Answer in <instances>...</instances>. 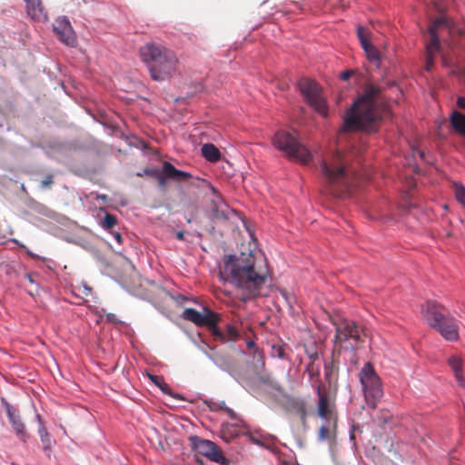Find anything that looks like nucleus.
Masks as SVG:
<instances>
[{
	"mask_svg": "<svg viewBox=\"0 0 465 465\" xmlns=\"http://www.w3.org/2000/svg\"><path fill=\"white\" fill-rule=\"evenodd\" d=\"M457 105L461 109H465V97H459L457 100Z\"/></svg>",
	"mask_w": 465,
	"mask_h": 465,
	"instance_id": "nucleus-38",
	"label": "nucleus"
},
{
	"mask_svg": "<svg viewBox=\"0 0 465 465\" xmlns=\"http://www.w3.org/2000/svg\"><path fill=\"white\" fill-rule=\"evenodd\" d=\"M221 278L242 290V300L261 294L266 285L270 271L266 258L262 254L242 252L239 255H225L220 269Z\"/></svg>",
	"mask_w": 465,
	"mask_h": 465,
	"instance_id": "nucleus-1",
	"label": "nucleus"
},
{
	"mask_svg": "<svg viewBox=\"0 0 465 465\" xmlns=\"http://www.w3.org/2000/svg\"><path fill=\"white\" fill-rule=\"evenodd\" d=\"M287 409L296 413L304 421L307 417L306 402L301 398H290L286 401Z\"/></svg>",
	"mask_w": 465,
	"mask_h": 465,
	"instance_id": "nucleus-18",
	"label": "nucleus"
},
{
	"mask_svg": "<svg viewBox=\"0 0 465 465\" xmlns=\"http://www.w3.org/2000/svg\"><path fill=\"white\" fill-rule=\"evenodd\" d=\"M54 183V175L53 174H47L41 182V187L43 189L51 188L52 184Z\"/></svg>",
	"mask_w": 465,
	"mask_h": 465,
	"instance_id": "nucleus-34",
	"label": "nucleus"
},
{
	"mask_svg": "<svg viewBox=\"0 0 465 465\" xmlns=\"http://www.w3.org/2000/svg\"><path fill=\"white\" fill-rule=\"evenodd\" d=\"M362 392L366 404L375 409L383 396L381 380L371 362H366L359 372Z\"/></svg>",
	"mask_w": 465,
	"mask_h": 465,
	"instance_id": "nucleus-8",
	"label": "nucleus"
},
{
	"mask_svg": "<svg viewBox=\"0 0 465 465\" xmlns=\"http://www.w3.org/2000/svg\"><path fill=\"white\" fill-rule=\"evenodd\" d=\"M419 153H420V157H423V156H424L423 152H419Z\"/></svg>",
	"mask_w": 465,
	"mask_h": 465,
	"instance_id": "nucleus-47",
	"label": "nucleus"
},
{
	"mask_svg": "<svg viewBox=\"0 0 465 465\" xmlns=\"http://www.w3.org/2000/svg\"><path fill=\"white\" fill-rule=\"evenodd\" d=\"M176 238L180 241H183L184 239V232H183V231L177 232Z\"/></svg>",
	"mask_w": 465,
	"mask_h": 465,
	"instance_id": "nucleus-41",
	"label": "nucleus"
},
{
	"mask_svg": "<svg viewBox=\"0 0 465 465\" xmlns=\"http://www.w3.org/2000/svg\"><path fill=\"white\" fill-rule=\"evenodd\" d=\"M85 290H86V292H84V294H86V295H87L88 293H90V292H91V291H92V289H91V288H89V287H85Z\"/></svg>",
	"mask_w": 465,
	"mask_h": 465,
	"instance_id": "nucleus-46",
	"label": "nucleus"
},
{
	"mask_svg": "<svg viewBox=\"0 0 465 465\" xmlns=\"http://www.w3.org/2000/svg\"><path fill=\"white\" fill-rule=\"evenodd\" d=\"M193 443L198 453L207 457L212 461L223 465L228 463V460L223 456L221 450L213 441L195 437L193 439Z\"/></svg>",
	"mask_w": 465,
	"mask_h": 465,
	"instance_id": "nucleus-13",
	"label": "nucleus"
},
{
	"mask_svg": "<svg viewBox=\"0 0 465 465\" xmlns=\"http://www.w3.org/2000/svg\"><path fill=\"white\" fill-rule=\"evenodd\" d=\"M26 252L32 257V258H35V259H38L39 256L33 253L32 252H30L29 250L26 251Z\"/></svg>",
	"mask_w": 465,
	"mask_h": 465,
	"instance_id": "nucleus-44",
	"label": "nucleus"
},
{
	"mask_svg": "<svg viewBox=\"0 0 465 465\" xmlns=\"http://www.w3.org/2000/svg\"><path fill=\"white\" fill-rule=\"evenodd\" d=\"M33 274L32 273H27L25 274V278L29 281V282L33 283L34 282V279H33Z\"/></svg>",
	"mask_w": 465,
	"mask_h": 465,
	"instance_id": "nucleus-42",
	"label": "nucleus"
},
{
	"mask_svg": "<svg viewBox=\"0 0 465 465\" xmlns=\"http://www.w3.org/2000/svg\"><path fill=\"white\" fill-rule=\"evenodd\" d=\"M310 362L308 363L306 367V372L309 375L310 381L312 383H322L319 380L320 378V370H321V364L320 362H316L319 361V355L317 352L311 353L309 355Z\"/></svg>",
	"mask_w": 465,
	"mask_h": 465,
	"instance_id": "nucleus-17",
	"label": "nucleus"
},
{
	"mask_svg": "<svg viewBox=\"0 0 465 465\" xmlns=\"http://www.w3.org/2000/svg\"><path fill=\"white\" fill-rule=\"evenodd\" d=\"M446 25L445 18L439 17V18L435 19L434 22L429 27V33H437V30L439 29V27L441 25Z\"/></svg>",
	"mask_w": 465,
	"mask_h": 465,
	"instance_id": "nucleus-31",
	"label": "nucleus"
},
{
	"mask_svg": "<svg viewBox=\"0 0 465 465\" xmlns=\"http://www.w3.org/2000/svg\"><path fill=\"white\" fill-rule=\"evenodd\" d=\"M114 238L115 239V241L119 243V244H122L123 242V236L121 235L120 232H112Z\"/></svg>",
	"mask_w": 465,
	"mask_h": 465,
	"instance_id": "nucleus-37",
	"label": "nucleus"
},
{
	"mask_svg": "<svg viewBox=\"0 0 465 465\" xmlns=\"http://www.w3.org/2000/svg\"><path fill=\"white\" fill-rule=\"evenodd\" d=\"M252 441L256 443V444H260V440L258 439H255L254 437H252Z\"/></svg>",
	"mask_w": 465,
	"mask_h": 465,
	"instance_id": "nucleus-45",
	"label": "nucleus"
},
{
	"mask_svg": "<svg viewBox=\"0 0 465 465\" xmlns=\"http://www.w3.org/2000/svg\"><path fill=\"white\" fill-rule=\"evenodd\" d=\"M363 50L365 51L369 60L373 62H378L380 60L379 51L371 43L367 45L366 47H363Z\"/></svg>",
	"mask_w": 465,
	"mask_h": 465,
	"instance_id": "nucleus-28",
	"label": "nucleus"
},
{
	"mask_svg": "<svg viewBox=\"0 0 465 465\" xmlns=\"http://www.w3.org/2000/svg\"><path fill=\"white\" fill-rule=\"evenodd\" d=\"M53 27L54 32L61 40V42L67 45H74L76 41L75 34L69 20L65 16L58 17L55 19Z\"/></svg>",
	"mask_w": 465,
	"mask_h": 465,
	"instance_id": "nucleus-14",
	"label": "nucleus"
},
{
	"mask_svg": "<svg viewBox=\"0 0 465 465\" xmlns=\"http://www.w3.org/2000/svg\"><path fill=\"white\" fill-rule=\"evenodd\" d=\"M272 355L276 356L280 359H285L287 357L286 348L284 345H280V344L273 345L272 347Z\"/></svg>",
	"mask_w": 465,
	"mask_h": 465,
	"instance_id": "nucleus-30",
	"label": "nucleus"
},
{
	"mask_svg": "<svg viewBox=\"0 0 465 465\" xmlns=\"http://www.w3.org/2000/svg\"><path fill=\"white\" fill-rule=\"evenodd\" d=\"M433 63H434V58L432 59V61H428V55L426 56V69L427 70H430V67L433 65Z\"/></svg>",
	"mask_w": 465,
	"mask_h": 465,
	"instance_id": "nucleus-40",
	"label": "nucleus"
},
{
	"mask_svg": "<svg viewBox=\"0 0 465 465\" xmlns=\"http://www.w3.org/2000/svg\"><path fill=\"white\" fill-rule=\"evenodd\" d=\"M331 423L323 424L319 429L318 438L320 440H326L331 437Z\"/></svg>",
	"mask_w": 465,
	"mask_h": 465,
	"instance_id": "nucleus-29",
	"label": "nucleus"
},
{
	"mask_svg": "<svg viewBox=\"0 0 465 465\" xmlns=\"http://www.w3.org/2000/svg\"><path fill=\"white\" fill-rule=\"evenodd\" d=\"M385 105L381 89L371 84H366L363 94L354 102L343 117L342 131L377 132Z\"/></svg>",
	"mask_w": 465,
	"mask_h": 465,
	"instance_id": "nucleus-2",
	"label": "nucleus"
},
{
	"mask_svg": "<svg viewBox=\"0 0 465 465\" xmlns=\"http://www.w3.org/2000/svg\"><path fill=\"white\" fill-rule=\"evenodd\" d=\"M335 325V346L341 349L353 351L361 343H363V337L365 336L364 330L361 326L357 324L355 322L343 319L338 322H334Z\"/></svg>",
	"mask_w": 465,
	"mask_h": 465,
	"instance_id": "nucleus-9",
	"label": "nucleus"
},
{
	"mask_svg": "<svg viewBox=\"0 0 465 465\" xmlns=\"http://www.w3.org/2000/svg\"><path fill=\"white\" fill-rule=\"evenodd\" d=\"M203 156L209 162L215 163L220 160L221 153L213 143H205L202 147Z\"/></svg>",
	"mask_w": 465,
	"mask_h": 465,
	"instance_id": "nucleus-20",
	"label": "nucleus"
},
{
	"mask_svg": "<svg viewBox=\"0 0 465 465\" xmlns=\"http://www.w3.org/2000/svg\"><path fill=\"white\" fill-rule=\"evenodd\" d=\"M254 346H255V343H254V341H247V347H248V348H250V349H251V348H253Z\"/></svg>",
	"mask_w": 465,
	"mask_h": 465,
	"instance_id": "nucleus-43",
	"label": "nucleus"
},
{
	"mask_svg": "<svg viewBox=\"0 0 465 465\" xmlns=\"http://www.w3.org/2000/svg\"><path fill=\"white\" fill-rule=\"evenodd\" d=\"M334 370V365L332 361L326 362L324 365V375L325 379L331 382V375Z\"/></svg>",
	"mask_w": 465,
	"mask_h": 465,
	"instance_id": "nucleus-32",
	"label": "nucleus"
},
{
	"mask_svg": "<svg viewBox=\"0 0 465 465\" xmlns=\"http://www.w3.org/2000/svg\"><path fill=\"white\" fill-rule=\"evenodd\" d=\"M272 143L291 160L302 164H307L312 160V155L306 146L287 131H278L272 137Z\"/></svg>",
	"mask_w": 465,
	"mask_h": 465,
	"instance_id": "nucleus-7",
	"label": "nucleus"
},
{
	"mask_svg": "<svg viewBox=\"0 0 465 465\" xmlns=\"http://www.w3.org/2000/svg\"><path fill=\"white\" fill-rule=\"evenodd\" d=\"M316 391L318 395L317 403V413L318 415L326 421V423H331L332 427H336V414H335V402L324 389L322 383L316 385Z\"/></svg>",
	"mask_w": 465,
	"mask_h": 465,
	"instance_id": "nucleus-11",
	"label": "nucleus"
},
{
	"mask_svg": "<svg viewBox=\"0 0 465 465\" xmlns=\"http://www.w3.org/2000/svg\"><path fill=\"white\" fill-rule=\"evenodd\" d=\"M219 409L224 411L232 419L236 417L235 412L231 408L227 407L224 401L219 403Z\"/></svg>",
	"mask_w": 465,
	"mask_h": 465,
	"instance_id": "nucleus-35",
	"label": "nucleus"
},
{
	"mask_svg": "<svg viewBox=\"0 0 465 465\" xmlns=\"http://www.w3.org/2000/svg\"><path fill=\"white\" fill-rule=\"evenodd\" d=\"M149 378L164 394L173 396L175 399H182L179 394L173 393L170 386L164 381L163 377L149 374Z\"/></svg>",
	"mask_w": 465,
	"mask_h": 465,
	"instance_id": "nucleus-22",
	"label": "nucleus"
},
{
	"mask_svg": "<svg viewBox=\"0 0 465 465\" xmlns=\"http://www.w3.org/2000/svg\"><path fill=\"white\" fill-rule=\"evenodd\" d=\"M2 402L5 408L9 422L11 423L15 434L20 440L25 441L27 434L25 432V427L21 420L19 411L4 399L2 400Z\"/></svg>",
	"mask_w": 465,
	"mask_h": 465,
	"instance_id": "nucleus-15",
	"label": "nucleus"
},
{
	"mask_svg": "<svg viewBox=\"0 0 465 465\" xmlns=\"http://www.w3.org/2000/svg\"><path fill=\"white\" fill-rule=\"evenodd\" d=\"M117 223V218L114 214H111L109 213H105V216L104 220L100 223L101 226L104 230H110L114 228Z\"/></svg>",
	"mask_w": 465,
	"mask_h": 465,
	"instance_id": "nucleus-27",
	"label": "nucleus"
},
{
	"mask_svg": "<svg viewBox=\"0 0 465 465\" xmlns=\"http://www.w3.org/2000/svg\"><path fill=\"white\" fill-rule=\"evenodd\" d=\"M182 318L198 327H206L212 335L222 342L235 341L240 337L238 330L232 324H227L224 331H221L218 327V322L221 320L220 314L208 307H203L202 312L193 308H186L182 313Z\"/></svg>",
	"mask_w": 465,
	"mask_h": 465,
	"instance_id": "nucleus-5",
	"label": "nucleus"
},
{
	"mask_svg": "<svg viewBox=\"0 0 465 465\" xmlns=\"http://www.w3.org/2000/svg\"><path fill=\"white\" fill-rule=\"evenodd\" d=\"M299 89L306 102L320 114L326 117L328 107L326 101L321 94V88L318 84L309 78H302L299 83Z\"/></svg>",
	"mask_w": 465,
	"mask_h": 465,
	"instance_id": "nucleus-10",
	"label": "nucleus"
},
{
	"mask_svg": "<svg viewBox=\"0 0 465 465\" xmlns=\"http://www.w3.org/2000/svg\"><path fill=\"white\" fill-rule=\"evenodd\" d=\"M424 318L429 324L448 341H456L459 327L456 320L446 313V309L436 302L429 301L422 309Z\"/></svg>",
	"mask_w": 465,
	"mask_h": 465,
	"instance_id": "nucleus-6",
	"label": "nucleus"
},
{
	"mask_svg": "<svg viewBox=\"0 0 465 465\" xmlns=\"http://www.w3.org/2000/svg\"><path fill=\"white\" fill-rule=\"evenodd\" d=\"M357 35H358V38L360 40V43L363 47H366L367 45H369L371 42H370V32L367 28L363 27V26H359L357 28Z\"/></svg>",
	"mask_w": 465,
	"mask_h": 465,
	"instance_id": "nucleus-26",
	"label": "nucleus"
},
{
	"mask_svg": "<svg viewBox=\"0 0 465 465\" xmlns=\"http://www.w3.org/2000/svg\"><path fill=\"white\" fill-rule=\"evenodd\" d=\"M212 191L215 194V198L212 200V203L214 205V210L218 211V209L221 207V205L223 203V202L221 195L217 193V191L214 187H212Z\"/></svg>",
	"mask_w": 465,
	"mask_h": 465,
	"instance_id": "nucleus-33",
	"label": "nucleus"
},
{
	"mask_svg": "<svg viewBox=\"0 0 465 465\" xmlns=\"http://www.w3.org/2000/svg\"><path fill=\"white\" fill-rule=\"evenodd\" d=\"M448 363L455 373V377L459 383L463 386L464 381L461 375L462 362L459 356H451L448 360Z\"/></svg>",
	"mask_w": 465,
	"mask_h": 465,
	"instance_id": "nucleus-23",
	"label": "nucleus"
},
{
	"mask_svg": "<svg viewBox=\"0 0 465 465\" xmlns=\"http://www.w3.org/2000/svg\"><path fill=\"white\" fill-rule=\"evenodd\" d=\"M351 71H345V72L341 73V77L343 80H348L351 77Z\"/></svg>",
	"mask_w": 465,
	"mask_h": 465,
	"instance_id": "nucleus-39",
	"label": "nucleus"
},
{
	"mask_svg": "<svg viewBox=\"0 0 465 465\" xmlns=\"http://www.w3.org/2000/svg\"><path fill=\"white\" fill-rule=\"evenodd\" d=\"M26 3V12L28 15L36 21H47L48 16L41 0H24Z\"/></svg>",
	"mask_w": 465,
	"mask_h": 465,
	"instance_id": "nucleus-16",
	"label": "nucleus"
},
{
	"mask_svg": "<svg viewBox=\"0 0 465 465\" xmlns=\"http://www.w3.org/2000/svg\"><path fill=\"white\" fill-rule=\"evenodd\" d=\"M145 175L155 177L158 179L160 184H163L165 179H172L177 182L186 181L191 177L189 173L176 169L171 163L164 162L163 163L162 173L158 169L146 168L143 170Z\"/></svg>",
	"mask_w": 465,
	"mask_h": 465,
	"instance_id": "nucleus-12",
	"label": "nucleus"
},
{
	"mask_svg": "<svg viewBox=\"0 0 465 465\" xmlns=\"http://www.w3.org/2000/svg\"><path fill=\"white\" fill-rule=\"evenodd\" d=\"M106 320L109 322H114V323H117L119 322V320L118 318L116 317L115 314L114 313H106Z\"/></svg>",
	"mask_w": 465,
	"mask_h": 465,
	"instance_id": "nucleus-36",
	"label": "nucleus"
},
{
	"mask_svg": "<svg viewBox=\"0 0 465 465\" xmlns=\"http://www.w3.org/2000/svg\"><path fill=\"white\" fill-rule=\"evenodd\" d=\"M450 121L452 128L461 136L465 137V114L453 111Z\"/></svg>",
	"mask_w": 465,
	"mask_h": 465,
	"instance_id": "nucleus-19",
	"label": "nucleus"
},
{
	"mask_svg": "<svg viewBox=\"0 0 465 465\" xmlns=\"http://www.w3.org/2000/svg\"><path fill=\"white\" fill-rule=\"evenodd\" d=\"M321 172L330 193L335 197H341L350 193L357 179L351 153L336 152L323 159Z\"/></svg>",
	"mask_w": 465,
	"mask_h": 465,
	"instance_id": "nucleus-3",
	"label": "nucleus"
},
{
	"mask_svg": "<svg viewBox=\"0 0 465 465\" xmlns=\"http://www.w3.org/2000/svg\"><path fill=\"white\" fill-rule=\"evenodd\" d=\"M140 54L154 81H164L177 71L179 60L175 53L162 45L146 44Z\"/></svg>",
	"mask_w": 465,
	"mask_h": 465,
	"instance_id": "nucleus-4",
	"label": "nucleus"
},
{
	"mask_svg": "<svg viewBox=\"0 0 465 465\" xmlns=\"http://www.w3.org/2000/svg\"><path fill=\"white\" fill-rule=\"evenodd\" d=\"M456 200L465 207V187L460 183H453Z\"/></svg>",
	"mask_w": 465,
	"mask_h": 465,
	"instance_id": "nucleus-25",
	"label": "nucleus"
},
{
	"mask_svg": "<svg viewBox=\"0 0 465 465\" xmlns=\"http://www.w3.org/2000/svg\"><path fill=\"white\" fill-rule=\"evenodd\" d=\"M430 35V41L426 45V53L428 54V61H432L435 54L440 51V44L437 33H429Z\"/></svg>",
	"mask_w": 465,
	"mask_h": 465,
	"instance_id": "nucleus-21",
	"label": "nucleus"
},
{
	"mask_svg": "<svg viewBox=\"0 0 465 465\" xmlns=\"http://www.w3.org/2000/svg\"><path fill=\"white\" fill-rule=\"evenodd\" d=\"M39 436L41 439V441L43 443V447L45 450H49L52 447V438L51 435L46 430L45 427L44 425H41L39 427Z\"/></svg>",
	"mask_w": 465,
	"mask_h": 465,
	"instance_id": "nucleus-24",
	"label": "nucleus"
}]
</instances>
